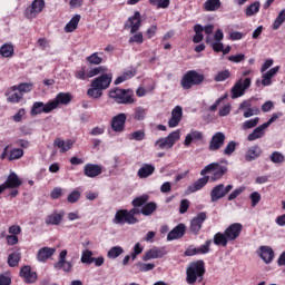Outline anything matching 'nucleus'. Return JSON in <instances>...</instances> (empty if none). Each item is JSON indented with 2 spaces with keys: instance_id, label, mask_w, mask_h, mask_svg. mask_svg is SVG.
Instances as JSON below:
<instances>
[{
  "instance_id": "50",
  "label": "nucleus",
  "mask_w": 285,
  "mask_h": 285,
  "mask_svg": "<svg viewBox=\"0 0 285 285\" xmlns=\"http://www.w3.org/2000/svg\"><path fill=\"white\" fill-rule=\"evenodd\" d=\"M141 213V209H137V207L130 209V210H127V215L129 216V225H135V224H138L139 223V219H137V217H135V215H140Z\"/></svg>"
},
{
  "instance_id": "48",
  "label": "nucleus",
  "mask_w": 285,
  "mask_h": 285,
  "mask_svg": "<svg viewBox=\"0 0 285 285\" xmlns=\"http://www.w3.org/2000/svg\"><path fill=\"white\" fill-rule=\"evenodd\" d=\"M257 124H259V117H256V118H252L249 120H245L240 128L242 130H250L253 128H255L257 126Z\"/></svg>"
},
{
  "instance_id": "31",
  "label": "nucleus",
  "mask_w": 285,
  "mask_h": 285,
  "mask_svg": "<svg viewBox=\"0 0 285 285\" xmlns=\"http://www.w3.org/2000/svg\"><path fill=\"white\" fill-rule=\"evenodd\" d=\"M268 127L263 124L258 127H256L248 136L247 139L248 141H257V139H262V137H264L266 135V129Z\"/></svg>"
},
{
  "instance_id": "7",
  "label": "nucleus",
  "mask_w": 285,
  "mask_h": 285,
  "mask_svg": "<svg viewBox=\"0 0 285 285\" xmlns=\"http://www.w3.org/2000/svg\"><path fill=\"white\" fill-rule=\"evenodd\" d=\"M207 173H212V181H217L222 179L226 173H228V167L222 166L217 163H212L202 169L200 175L204 177V175H207Z\"/></svg>"
},
{
  "instance_id": "51",
  "label": "nucleus",
  "mask_w": 285,
  "mask_h": 285,
  "mask_svg": "<svg viewBox=\"0 0 285 285\" xmlns=\"http://www.w3.org/2000/svg\"><path fill=\"white\" fill-rule=\"evenodd\" d=\"M155 266V263H136V267L138 268V271H140V273H148V271H153Z\"/></svg>"
},
{
  "instance_id": "42",
  "label": "nucleus",
  "mask_w": 285,
  "mask_h": 285,
  "mask_svg": "<svg viewBox=\"0 0 285 285\" xmlns=\"http://www.w3.org/2000/svg\"><path fill=\"white\" fill-rule=\"evenodd\" d=\"M32 88H33L32 83H30V82H22L20 85H16V86L11 87V90L13 92L18 90V92H20V95L23 96V94L31 92Z\"/></svg>"
},
{
  "instance_id": "4",
  "label": "nucleus",
  "mask_w": 285,
  "mask_h": 285,
  "mask_svg": "<svg viewBox=\"0 0 285 285\" xmlns=\"http://www.w3.org/2000/svg\"><path fill=\"white\" fill-rule=\"evenodd\" d=\"M181 134L179 130L170 132L167 137L158 138L154 142L155 150H170L177 141H179Z\"/></svg>"
},
{
  "instance_id": "41",
  "label": "nucleus",
  "mask_w": 285,
  "mask_h": 285,
  "mask_svg": "<svg viewBox=\"0 0 285 285\" xmlns=\"http://www.w3.org/2000/svg\"><path fill=\"white\" fill-rule=\"evenodd\" d=\"M155 210H157V203L155 202H149L147 204H145L141 209L140 213L141 215H144L145 217H150V215H153V213H155Z\"/></svg>"
},
{
  "instance_id": "11",
  "label": "nucleus",
  "mask_w": 285,
  "mask_h": 285,
  "mask_svg": "<svg viewBox=\"0 0 285 285\" xmlns=\"http://www.w3.org/2000/svg\"><path fill=\"white\" fill-rule=\"evenodd\" d=\"M233 190V185L225 186L224 184L216 185L210 191V200L213 203L219 202V199H224V196L227 193Z\"/></svg>"
},
{
  "instance_id": "59",
  "label": "nucleus",
  "mask_w": 285,
  "mask_h": 285,
  "mask_svg": "<svg viewBox=\"0 0 285 285\" xmlns=\"http://www.w3.org/2000/svg\"><path fill=\"white\" fill-rule=\"evenodd\" d=\"M129 139H134V141H144V139H146V131L136 130L129 135Z\"/></svg>"
},
{
  "instance_id": "49",
  "label": "nucleus",
  "mask_w": 285,
  "mask_h": 285,
  "mask_svg": "<svg viewBox=\"0 0 285 285\" xmlns=\"http://www.w3.org/2000/svg\"><path fill=\"white\" fill-rule=\"evenodd\" d=\"M95 259V257H92V250L90 249H83L81 253V258L80 262L81 264H92V261Z\"/></svg>"
},
{
  "instance_id": "8",
  "label": "nucleus",
  "mask_w": 285,
  "mask_h": 285,
  "mask_svg": "<svg viewBox=\"0 0 285 285\" xmlns=\"http://www.w3.org/2000/svg\"><path fill=\"white\" fill-rule=\"evenodd\" d=\"M46 8V0H33L24 10V17L27 19H37Z\"/></svg>"
},
{
  "instance_id": "25",
  "label": "nucleus",
  "mask_w": 285,
  "mask_h": 285,
  "mask_svg": "<svg viewBox=\"0 0 285 285\" xmlns=\"http://www.w3.org/2000/svg\"><path fill=\"white\" fill-rule=\"evenodd\" d=\"M151 175H155V165L153 164H142L137 171L139 179H148Z\"/></svg>"
},
{
  "instance_id": "16",
  "label": "nucleus",
  "mask_w": 285,
  "mask_h": 285,
  "mask_svg": "<svg viewBox=\"0 0 285 285\" xmlns=\"http://www.w3.org/2000/svg\"><path fill=\"white\" fill-rule=\"evenodd\" d=\"M101 173H104V166H101V165L86 164L83 166V175L91 179H95V177H99V175H101Z\"/></svg>"
},
{
  "instance_id": "3",
  "label": "nucleus",
  "mask_w": 285,
  "mask_h": 285,
  "mask_svg": "<svg viewBox=\"0 0 285 285\" xmlns=\"http://www.w3.org/2000/svg\"><path fill=\"white\" fill-rule=\"evenodd\" d=\"M204 273H206L204 261H196L190 263L186 271L187 284H195V282H197V278L204 277Z\"/></svg>"
},
{
  "instance_id": "18",
  "label": "nucleus",
  "mask_w": 285,
  "mask_h": 285,
  "mask_svg": "<svg viewBox=\"0 0 285 285\" xmlns=\"http://www.w3.org/2000/svg\"><path fill=\"white\" fill-rule=\"evenodd\" d=\"M126 114L121 112L115 116L111 120V128L114 132H124V128H126Z\"/></svg>"
},
{
  "instance_id": "13",
  "label": "nucleus",
  "mask_w": 285,
  "mask_h": 285,
  "mask_svg": "<svg viewBox=\"0 0 285 285\" xmlns=\"http://www.w3.org/2000/svg\"><path fill=\"white\" fill-rule=\"evenodd\" d=\"M224 141H226V135L222 131H217L212 136L208 145V150H210L212 153H217V150L224 147Z\"/></svg>"
},
{
  "instance_id": "23",
  "label": "nucleus",
  "mask_w": 285,
  "mask_h": 285,
  "mask_svg": "<svg viewBox=\"0 0 285 285\" xmlns=\"http://www.w3.org/2000/svg\"><path fill=\"white\" fill-rule=\"evenodd\" d=\"M20 277H22L26 284H35L37 282V272H32V268L28 265L20 269Z\"/></svg>"
},
{
  "instance_id": "37",
  "label": "nucleus",
  "mask_w": 285,
  "mask_h": 285,
  "mask_svg": "<svg viewBox=\"0 0 285 285\" xmlns=\"http://www.w3.org/2000/svg\"><path fill=\"white\" fill-rule=\"evenodd\" d=\"M81 21V14H75L65 27V32H75Z\"/></svg>"
},
{
  "instance_id": "35",
  "label": "nucleus",
  "mask_w": 285,
  "mask_h": 285,
  "mask_svg": "<svg viewBox=\"0 0 285 285\" xmlns=\"http://www.w3.org/2000/svg\"><path fill=\"white\" fill-rule=\"evenodd\" d=\"M53 146L60 150V153H68L72 146H75V142L70 139L62 140V139H56L53 142Z\"/></svg>"
},
{
  "instance_id": "38",
  "label": "nucleus",
  "mask_w": 285,
  "mask_h": 285,
  "mask_svg": "<svg viewBox=\"0 0 285 285\" xmlns=\"http://www.w3.org/2000/svg\"><path fill=\"white\" fill-rule=\"evenodd\" d=\"M0 55L4 57V59H10V57L14 56V46L12 43H4L0 47Z\"/></svg>"
},
{
  "instance_id": "62",
  "label": "nucleus",
  "mask_w": 285,
  "mask_h": 285,
  "mask_svg": "<svg viewBox=\"0 0 285 285\" xmlns=\"http://www.w3.org/2000/svg\"><path fill=\"white\" fill-rule=\"evenodd\" d=\"M129 43H144V33L137 32L129 38Z\"/></svg>"
},
{
  "instance_id": "57",
  "label": "nucleus",
  "mask_w": 285,
  "mask_h": 285,
  "mask_svg": "<svg viewBox=\"0 0 285 285\" xmlns=\"http://www.w3.org/2000/svg\"><path fill=\"white\" fill-rule=\"evenodd\" d=\"M149 3L159 10L168 8L170 0H149Z\"/></svg>"
},
{
  "instance_id": "56",
  "label": "nucleus",
  "mask_w": 285,
  "mask_h": 285,
  "mask_svg": "<svg viewBox=\"0 0 285 285\" xmlns=\"http://www.w3.org/2000/svg\"><path fill=\"white\" fill-rule=\"evenodd\" d=\"M269 159L272 164H284L285 161L284 154L279 151H273Z\"/></svg>"
},
{
  "instance_id": "15",
  "label": "nucleus",
  "mask_w": 285,
  "mask_h": 285,
  "mask_svg": "<svg viewBox=\"0 0 285 285\" xmlns=\"http://www.w3.org/2000/svg\"><path fill=\"white\" fill-rule=\"evenodd\" d=\"M244 226L240 223H234L225 229V235L229 242H235L240 235Z\"/></svg>"
},
{
  "instance_id": "22",
  "label": "nucleus",
  "mask_w": 285,
  "mask_h": 285,
  "mask_svg": "<svg viewBox=\"0 0 285 285\" xmlns=\"http://www.w3.org/2000/svg\"><path fill=\"white\" fill-rule=\"evenodd\" d=\"M70 101H72V96L70 94L59 92L55 99L50 100V104H53V110H57L60 104L62 106H68Z\"/></svg>"
},
{
  "instance_id": "27",
  "label": "nucleus",
  "mask_w": 285,
  "mask_h": 285,
  "mask_svg": "<svg viewBox=\"0 0 285 285\" xmlns=\"http://www.w3.org/2000/svg\"><path fill=\"white\" fill-rule=\"evenodd\" d=\"M186 235V225L179 224L167 235V242H174V239H181Z\"/></svg>"
},
{
  "instance_id": "29",
  "label": "nucleus",
  "mask_w": 285,
  "mask_h": 285,
  "mask_svg": "<svg viewBox=\"0 0 285 285\" xmlns=\"http://www.w3.org/2000/svg\"><path fill=\"white\" fill-rule=\"evenodd\" d=\"M55 253H57V248L42 247L38 250L37 259L38 262L46 263L50 257H52V255H55Z\"/></svg>"
},
{
  "instance_id": "33",
  "label": "nucleus",
  "mask_w": 285,
  "mask_h": 285,
  "mask_svg": "<svg viewBox=\"0 0 285 285\" xmlns=\"http://www.w3.org/2000/svg\"><path fill=\"white\" fill-rule=\"evenodd\" d=\"M135 75H137V70L132 67H129L128 69H126L121 76H119L116 80H115V85L119 86V83H124V81H128V79H132V77H135Z\"/></svg>"
},
{
  "instance_id": "64",
  "label": "nucleus",
  "mask_w": 285,
  "mask_h": 285,
  "mask_svg": "<svg viewBox=\"0 0 285 285\" xmlns=\"http://www.w3.org/2000/svg\"><path fill=\"white\" fill-rule=\"evenodd\" d=\"M255 115H259V108L249 107L247 110L244 111L243 117L245 119H249V117H255Z\"/></svg>"
},
{
  "instance_id": "34",
  "label": "nucleus",
  "mask_w": 285,
  "mask_h": 285,
  "mask_svg": "<svg viewBox=\"0 0 285 285\" xmlns=\"http://www.w3.org/2000/svg\"><path fill=\"white\" fill-rule=\"evenodd\" d=\"M209 179H210V177H208V176L199 178L198 180H196L193 185H190L187 188V193L191 194V193H197V190H202V188H204V186H206V184H208Z\"/></svg>"
},
{
  "instance_id": "43",
  "label": "nucleus",
  "mask_w": 285,
  "mask_h": 285,
  "mask_svg": "<svg viewBox=\"0 0 285 285\" xmlns=\"http://www.w3.org/2000/svg\"><path fill=\"white\" fill-rule=\"evenodd\" d=\"M204 8L206 12H215V10H219L222 8V1L220 0H207L204 3Z\"/></svg>"
},
{
  "instance_id": "61",
  "label": "nucleus",
  "mask_w": 285,
  "mask_h": 285,
  "mask_svg": "<svg viewBox=\"0 0 285 285\" xmlns=\"http://www.w3.org/2000/svg\"><path fill=\"white\" fill-rule=\"evenodd\" d=\"M249 199L252 203V207L255 208V206H257V204H259V202H262V194H259V191H253L249 195Z\"/></svg>"
},
{
  "instance_id": "14",
  "label": "nucleus",
  "mask_w": 285,
  "mask_h": 285,
  "mask_svg": "<svg viewBox=\"0 0 285 285\" xmlns=\"http://www.w3.org/2000/svg\"><path fill=\"white\" fill-rule=\"evenodd\" d=\"M206 213L200 212L198 213L191 220H190V227L189 230L194 235H199V230H202V226L204 225V222H206Z\"/></svg>"
},
{
  "instance_id": "24",
  "label": "nucleus",
  "mask_w": 285,
  "mask_h": 285,
  "mask_svg": "<svg viewBox=\"0 0 285 285\" xmlns=\"http://www.w3.org/2000/svg\"><path fill=\"white\" fill-rule=\"evenodd\" d=\"M277 72H279V66H276L267 71L262 72V86H272L273 77H276Z\"/></svg>"
},
{
  "instance_id": "39",
  "label": "nucleus",
  "mask_w": 285,
  "mask_h": 285,
  "mask_svg": "<svg viewBox=\"0 0 285 285\" xmlns=\"http://www.w3.org/2000/svg\"><path fill=\"white\" fill-rule=\"evenodd\" d=\"M147 115H148V109L139 106L134 109L132 119H135V121H144Z\"/></svg>"
},
{
  "instance_id": "58",
  "label": "nucleus",
  "mask_w": 285,
  "mask_h": 285,
  "mask_svg": "<svg viewBox=\"0 0 285 285\" xmlns=\"http://www.w3.org/2000/svg\"><path fill=\"white\" fill-rule=\"evenodd\" d=\"M213 244L212 239L205 242V244L197 247L198 255H208L210 253V245Z\"/></svg>"
},
{
  "instance_id": "40",
  "label": "nucleus",
  "mask_w": 285,
  "mask_h": 285,
  "mask_svg": "<svg viewBox=\"0 0 285 285\" xmlns=\"http://www.w3.org/2000/svg\"><path fill=\"white\" fill-rule=\"evenodd\" d=\"M19 262H21V252L16 250L8 256V265L11 268H16V266H19Z\"/></svg>"
},
{
  "instance_id": "53",
  "label": "nucleus",
  "mask_w": 285,
  "mask_h": 285,
  "mask_svg": "<svg viewBox=\"0 0 285 285\" xmlns=\"http://www.w3.org/2000/svg\"><path fill=\"white\" fill-rule=\"evenodd\" d=\"M259 12V2H253L246 8L245 14L246 17H253Z\"/></svg>"
},
{
  "instance_id": "1",
  "label": "nucleus",
  "mask_w": 285,
  "mask_h": 285,
  "mask_svg": "<svg viewBox=\"0 0 285 285\" xmlns=\"http://www.w3.org/2000/svg\"><path fill=\"white\" fill-rule=\"evenodd\" d=\"M112 83V73H102L91 81V87L87 90L88 97L99 99L104 95V90H108Z\"/></svg>"
},
{
  "instance_id": "26",
  "label": "nucleus",
  "mask_w": 285,
  "mask_h": 285,
  "mask_svg": "<svg viewBox=\"0 0 285 285\" xmlns=\"http://www.w3.org/2000/svg\"><path fill=\"white\" fill-rule=\"evenodd\" d=\"M197 141H204V134L198 130H191L186 135L184 146L188 147L190 144H197Z\"/></svg>"
},
{
  "instance_id": "2",
  "label": "nucleus",
  "mask_w": 285,
  "mask_h": 285,
  "mask_svg": "<svg viewBox=\"0 0 285 285\" xmlns=\"http://www.w3.org/2000/svg\"><path fill=\"white\" fill-rule=\"evenodd\" d=\"M204 79H206L204 73L197 72V70H189L183 76L180 86L183 90H190L193 86H202V83H204Z\"/></svg>"
},
{
  "instance_id": "36",
  "label": "nucleus",
  "mask_w": 285,
  "mask_h": 285,
  "mask_svg": "<svg viewBox=\"0 0 285 285\" xmlns=\"http://www.w3.org/2000/svg\"><path fill=\"white\" fill-rule=\"evenodd\" d=\"M213 242H214L215 246H223L224 248H226L228 246V242H230V240L228 239L226 232H224V233L218 232L214 235Z\"/></svg>"
},
{
  "instance_id": "44",
  "label": "nucleus",
  "mask_w": 285,
  "mask_h": 285,
  "mask_svg": "<svg viewBox=\"0 0 285 285\" xmlns=\"http://www.w3.org/2000/svg\"><path fill=\"white\" fill-rule=\"evenodd\" d=\"M63 216L61 214L53 213L46 218V224L51 226H59Z\"/></svg>"
},
{
  "instance_id": "17",
  "label": "nucleus",
  "mask_w": 285,
  "mask_h": 285,
  "mask_svg": "<svg viewBox=\"0 0 285 285\" xmlns=\"http://www.w3.org/2000/svg\"><path fill=\"white\" fill-rule=\"evenodd\" d=\"M125 27L130 28L131 35H135L139 30V28H141V13H139V11H136L134 16L128 18Z\"/></svg>"
},
{
  "instance_id": "54",
  "label": "nucleus",
  "mask_w": 285,
  "mask_h": 285,
  "mask_svg": "<svg viewBox=\"0 0 285 285\" xmlns=\"http://www.w3.org/2000/svg\"><path fill=\"white\" fill-rule=\"evenodd\" d=\"M21 157H23V149L13 148V149H11L8 159H9V161H14L17 159H21Z\"/></svg>"
},
{
  "instance_id": "60",
  "label": "nucleus",
  "mask_w": 285,
  "mask_h": 285,
  "mask_svg": "<svg viewBox=\"0 0 285 285\" xmlns=\"http://www.w3.org/2000/svg\"><path fill=\"white\" fill-rule=\"evenodd\" d=\"M23 99V94L20 92H13L8 98L7 101L9 104H19Z\"/></svg>"
},
{
  "instance_id": "12",
  "label": "nucleus",
  "mask_w": 285,
  "mask_h": 285,
  "mask_svg": "<svg viewBox=\"0 0 285 285\" xmlns=\"http://www.w3.org/2000/svg\"><path fill=\"white\" fill-rule=\"evenodd\" d=\"M68 257V250L62 249L59 254L58 262L55 264V268L63 271V273H72V262L66 259Z\"/></svg>"
},
{
  "instance_id": "5",
  "label": "nucleus",
  "mask_w": 285,
  "mask_h": 285,
  "mask_svg": "<svg viewBox=\"0 0 285 285\" xmlns=\"http://www.w3.org/2000/svg\"><path fill=\"white\" fill-rule=\"evenodd\" d=\"M108 68L100 66L94 69H89L86 66L78 68L75 72L76 79H80V81H86L88 79H92V77H97V75H102V72H107Z\"/></svg>"
},
{
  "instance_id": "20",
  "label": "nucleus",
  "mask_w": 285,
  "mask_h": 285,
  "mask_svg": "<svg viewBox=\"0 0 285 285\" xmlns=\"http://www.w3.org/2000/svg\"><path fill=\"white\" fill-rule=\"evenodd\" d=\"M258 255L265 264H271L275 259V252L271 246H261L258 248Z\"/></svg>"
},
{
  "instance_id": "30",
  "label": "nucleus",
  "mask_w": 285,
  "mask_h": 285,
  "mask_svg": "<svg viewBox=\"0 0 285 285\" xmlns=\"http://www.w3.org/2000/svg\"><path fill=\"white\" fill-rule=\"evenodd\" d=\"M3 184L6 188H19L23 180L14 171H11Z\"/></svg>"
},
{
  "instance_id": "28",
  "label": "nucleus",
  "mask_w": 285,
  "mask_h": 285,
  "mask_svg": "<svg viewBox=\"0 0 285 285\" xmlns=\"http://www.w3.org/2000/svg\"><path fill=\"white\" fill-rule=\"evenodd\" d=\"M128 219H130V217L128 216V210L119 209L116 212L115 217L112 218V224L124 226V224H130Z\"/></svg>"
},
{
  "instance_id": "21",
  "label": "nucleus",
  "mask_w": 285,
  "mask_h": 285,
  "mask_svg": "<svg viewBox=\"0 0 285 285\" xmlns=\"http://www.w3.org/2000/svg\"><path fill=\"white\" fill-rule=\"evenodd\" d=\"M183 116H184V110L181 109V106H176L171 110V117L168 120L169 128H177L179 126V121H181Z\"/></svg>"
},
{
  "instance_id": "10",
  "label": "nucleus",
  "mask_w": 285,
  "mask_h": 285,
  "mask_svg": "<svg viewBox=\"0 0 285 285\" xmlns=\"http://www.w3.org/2000/svg\"><path fill=\"white\" fill-rule=\"evenodd\" d=\"M249 88H250V78L238 80L232 88V99H239V97H244L246 90H248Z\"/></svg>"
},
{
  "instance_id": "55",
  "label": "nucleus",
  "mask_w": 285,
  "mask_h": 285,
  "mask_svg": "<svg viewBox=\"0 0 285 285\" xmlns=\"http://www.w3.org/2000/svg\"><path fill=\"white\" fill-rule=\"evenodd\" d=\"M236 148H237V142L235 140H230L224 148L223 155H225L226 157H230V155L235 153Z\"/></svg>"
},
{
  "instance_id": "63",
  "label": "nucleus",
  "mask_w": 285,
  "mask_h": 285,
  "mask_svg": "<svg viewBox=\"0 0 285 285\" xmlns=\"http://www.w3.org/2000/svg\"><path fill=\"white\" fill-rule=\"evenodd\" d=\"M228 77H230V70L226 69L224 71H219L215 77L214 80L215 81H226V79H228Z\"/></svg>"
},
{
  "instance_id": "9",
  "label": "nucleus",
  "mask_w": 285,
  "mask_h": 285,
  "mask_svg": "<svg viewBox=\"0 0 285 285\" xmlns=\"http://www.w3.org/2000/svg\"><path fill=\"white\" fill-rule=\"evenodd\" d=\"M52 110H55V104H51L50 100L47 104L43 101H36L31 106L30 116L38 117V115H42V112L45 115H50Z\"/></svg>"
},
{
  "instance_id": "47",
  "label": "nucleus",
  "mask_w": 285,
  "mask_h": 285,
  "mask_svg": "<svg viewBox=\"0 0 285 285\" xmlns=\"http://www.w3.org/2000/svg\"><path fill=\"white\" fill-rule=\"evenodd\" d=\"M148 199H150V196L148 195H142V196H138L136 198H134V200L131 202V206H134V208H141V206H145L146 202H148Z\"/></svg>"
},
{
  "instance_id": "6",
  "label": "nucleus",
  "mask_w": 285,
  "mask_h": 285,
  "mask_svg": "<svg viewBox=\"0 0 285 285\" xmlns=\"http://www.w3.org/2000/svg\"><path fill=\"white\" fill-rule=\"evenodd\" d=\"M109 97L110 99H114L116 104H135V98H132V91H130L129 89H110Z\"/></svg>"
},
{
  "instance_id": "52",
  "label": "nucleus",
  "mask_w": 285,
  "mask_h": 285,
  "mask_svg": "<svg viewBox=\"0 0 285 285\" xmlns=\"http://www.w3.org/2000/svg\"><path fill=\"white\" fill-rule=\"evenodd\" d=\"M206 43L212 46L214 52H222L224 50V43L222 41H213L209 36L206 38Z\"/></svg>"
},
{
  "instance_id": "19",
  "label": "nucleus",
  "mask_w": 285,
  "mask_h": 285,
  "mask_svg": "<svg viewBox=\"0 0 285 285\" xmlns=\"http://www.w3.org/2000/svg\"><path fill=\"white\" fill-rule=\"evenodd\" d=\"M166 255V250L164 248L154 247L148 249L144 256L142 262H150V259H161Z\"/></svg>"
},
{
  "instance_id": "46",
  "label": "nucleus",
  "mask_w": 285,
  "mask_h": 285,
  "mask_svg": "<svg viewBox=\"0 0 285 285\" xmlns=\"http://www.w3.org/2000/svg\"><path fill=\"white\" fill-rule=\"evenodd\" d=\"M99 55V52H94L86 58V61L91 66H99L100 63H104V58Z\"/></svg>"
},
{
  "instance_id": "45",
  "label": "nucleus",
  "mask_w": 285,
  "mask_h": 285,
  "mask_svg": "<svg viewBox=\"0 0 285 285\" xmlns=\"http://www.w3.org/2000/svg\"><path fill=\"white\" fill-rule=\"evenodd\" d=\"M120 255H124V247L121 246H114L107 253L108 259H117Z\"/></svg>"
},
{
  "instance_id": "32",
  "label": "nucleus",
  "mask_w": 285,
  "mask_h": 285,
  "mask_svg": "<svg viewBox=\"0 0 285 285\" xmlns=\"http://www.w3.org/2000/svg\"><path fill=\"white\" fill-rule=\"evenodd\" d=\"M259 157H262V148L257 145L249 147L245 153V159L247 161H255V159H259Z\"/></svg>"
}]
</instances>
